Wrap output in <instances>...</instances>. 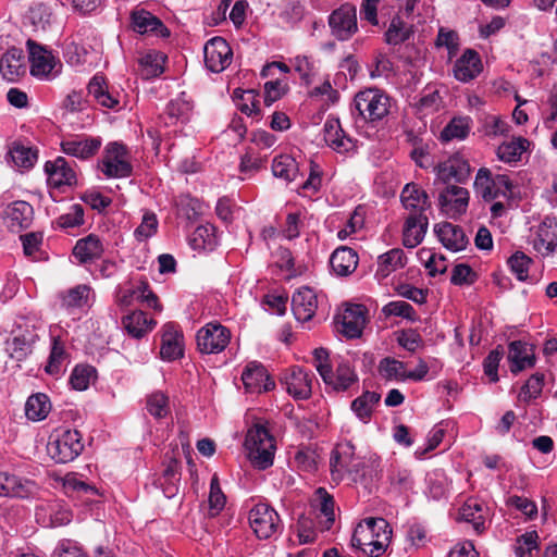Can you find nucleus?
<instances>
[{
  "label": "nucleus",
  "mask_w": 557,
  "mask_h": 557,
  "mask_svg": "<svg viewBox=\"0 0 557 557\" xmlns=\"http://www.w3.org/2000/svg\"><path fill=\"white\" fill-rule=\"evenodd\" d=\"M123 324L132 336L136 338L143 337L147 332L151 331L156 322L148 318L143 311H134L123 320Z\"/></svg>",
  "instance_id": "41"
},
{
  "label": "nucleus",
  "mask_w": 557,
  "mask_h": 557,
  "mask_svg": "<svg viewBox=\"0 0 557 557\" xmlns=\"http://www.w3.org/2000/svg\"><path fill=\"white\" fill-rule=\"evenodd\" d=\"M429 221L424 214H410L405 223L403 243L408 248L417 247L423 239Z\"/></svg>",
  "instance_id": "33"
},
{
  "label": "nucleus",
  "mask_w": 557,
  "mask_h": 557,
  "mask_svg": "<svg viewBox=\"0 0 557 557\" xmlns=\"http://www.w3.org/2000/svg\"><path fill=\"white\" fill-rule=\"evenodd\" d=\"M318 308L317 294L310 287L298 288L292 298V310L298 321L307 322L312 319Z\"/></svg>",
  "instance_id": "18"
},
{
  "label": "nucleus",
  "mask_w": 557,
  "mask_h": 557,
  "mask_svg": "<svg viewBox=\"0 0 557 557\" xmlns=\"http://www.w3.org/2000/svg\"><path fill=\"white\" fill-rule=\"evenodd\" d=\"M482 71V62L479 54L471 49L456 61L454 65V75L456 79L467 83L475 78Z\"/></svg>",
  "instance_id": "27"
},
{
  "label": "nucleus",
  "mask_w": 557,
  "mask_h": 557,
  "mask_svg": "<svg viewBox=\"0 0 557 557\" xmlns=\"http://www.w3.org/2000/svg\"><path fill=\"white\" fill-rule=\"evenodd\" d=\"M91 288L88 285H77L63 296V305L67 308H81L89 304Z\"/></svg>",
  "instance_id": "51"
},
{
  "label": "nucleus",
  "mask_w": 557,
  "mask_h": 557,
  "mask_svg": "<svg viewBox=\"0 0 557 557\" xmlns=\"http://www.w3.org/2000/svg\"><path fill=\"white\" fill-rule=\"evenodd\" d=\"M194 111V102L186 92H181L180 96L168 106V116L171 124L187 123Z\"/></svg>",
  "instance_id": "39"
},
{
  "label": "nucleus",
  "mask_w": 557,
  "mask_h": 557,
  "mask_svg": "<svg viewBox=\"0 0 557 557\" xmlns=\"http://www.w3.org/2000/svg\"><path fill=\"white\" fill-rule=\"evenodd\" d=\"M54 224L62 230L73 228L84 224L83 207L81 205H73L69 212L60 215L54 221Z\"/></svg>",
  "instance_id": "58"
},
{
  "label": "nucleus",
  "mask_w": 557,
  "mask_h": 557,
  "mask_svg": "<svg viewBox=\"0 0 557 557\" xmlns=\"http://www.w3.org/2000/svg\"><path fill=\"white\" fill-rule=\"evenodd\" d=\"M392 529L383 518H368L358 523L351 545L371 557L381 556L391 542Z\"/></svg>",
  "instance_id": "2"
},
{
  "label": "nucleus",
  "mask_w": 557,
  "mask_h": 557,
  "mask_svg": "<svg viewBox=\"0 0 557 557\" xmlns=\"http://www.w3.org/2000/svg\"><path fill=\"white\" fill-rule=\"evenodd\" d=\"M100 145L101 141L96 138H74L63 140L61 143V148L65 154L73 156L79 159H88L98 151Z\"/></svg>",
  "instance_id": "35"
},
{
  "label": "nucleus",
  "mask_w": 557,
  "mask_h": 557,
  "mask_svg": "<svg viewBox=\"0 0 557 557\" xmlns=\"http://www.w3.org/2000/svg\"><path fill=\"white\" fill-rule=\"evenodd\" d=\"M323 138L329 147L337 152H346L352 148L351 139L344 134L337 119H327L323 125Z\"/></svg>",
  "instance_id": "29"
},
{
  "label": "nucleus",
  "mask_w": 557,
  "mask_h": 557,
  "mask_svg": "<svg viewBox=\"0 0 557 557\" xmlns=\"http://www.w3.org/2000/svg\"><path fill=\"white\" fill-rule=\"evenodd\" d=\"M482 511V505L476 500L470 499L461 507L459 517L460 520L471 523L473 529L481 533L485 529Z\"/></svg>",
  "instance_id": "47"
},
{
  "label": "nucleus",
  "mask_w": 557,
  "mask_h": 557,
  "mask_svg": "<svg viewBox=\"0 0 557 557\" xmlns=\"http://www.w3.org/2000/svg\"><path fill=\"white\" fill-rule=\"evenodd\" d=\"M391 109L389 97L377 88L359 91L354 99L352 115L356 122L375 123L382 121Z\"/></svg>",
  "instance_id": "3"
},
{
  "label": "nucleus",
  "mask_w": 557,
  "mask_h": 557,
  "mask_svg": "<svg viewBox=\"0 0 557 557\" xmlns=\"http://www.w3.org/2000/svg\"><path fill=\"white\" fill-rule=\"evenodd\" d=\"M532 260L522 251H516L509 259L508 265L519 281L528 278L529 268Z\"/></svg>",
  "instance_id": "59"
},
{
  "label": "nucleus",
  "mask_w": 557,
  "mask_h": 557,
  "mask_svg": "<svg viewBox=\"0 0 557 557\" xmlns=\"http://www.w3.org/2000/svg\"><path fill=\"white\" fill-rule=\"evenodd\" d=\"M404 207L412 210V214H423L430 207L426 193L419 188L416 184H407L400 195Z\"/></svg>",
  "instance_id": "36"
},
{
  "label": "nucleus",
  "mask_w": 557,
  "mask_h": 557,
  "mask_svg": "<svg viewBox=\"0 0 557 557\" xmlns=\"http://www.w3.org/2000/svg\"><path fill=\"white\" fill-rule=\"evenodd\" d=\"M25 73L23 52L12 48L0 59V74L8 82H16Z\"/></svg>",
  "instance_id": "32"
},
{
  "label": "nucleus",
  "mask_w": 557,
  "mask_h": 557,
  "mask_svg": "<svg viewBox=\"0 0 557 557\" xmlns=\"http://www.w3.org/2000/svg\"><path fill=\"white\" fill-rule=\"evenodd\" d=\"M39 486L32 480L0 472V495L17 498L36 497Z\"/></svg>",
  "instance_id": "14"
},
{
  "label": "nucleus",
  "mask_w": 557,
  "mask_h": 557,
  "mask_svg": "<svg viewBox=\"0 0 557 557\" xmlns=\"http://www.w3.org/2000/svg\"><path fill=\"white\" fill-rule=\"evenodd\" d=\"M51 410V404L46 394L37 393L28 397L25 404V414L29 420H44Z\"/></svg>",
  "instance_id": "43"
},
{
  "label": "nucleus",
  "mask_w": 557,
  "mask_h": 557,
  "mask_svg": "<svg viewBox=\"0 0 557 557\" xmlns=\"http://www.w3.org/2000/svg\"><path fill=\"white\" fill-rule=\"evenodd\" d=\"M470 117H454L442 131L441 139L443 141L465 139L470 132Z\"/></svg>",
  "instance_id": "48"
},
{
  "label": "nucleus",
  "mask_w": 557,
  "mask_h": 557,
  "mask_svg": "<svg viewBox=\"0 0 557 557\" xmlns=\"http://www.w3.org/2000/svg\"><path fill=\"white\" fill-rule=\"evenodd\" d=\"M147 410L157 419L166 417L170 411L169 397L162 392H154L147 398Z\"/></svg>",
  "instance_id": "56"
},
{
  "label": "nucleus",
  "mask_w": 557,
  "mask_h": 557,
  "mask_svg": "<svg viewBox=\"0 0 557 557\" xmlns=\"http://www.w3.org/2000/svg\"><path fill=\"white\" fill-rule=\"evenodd\" d=\"M380 374L387 380H407V371L404 362L394 358H384L379 364Z\"/></svg>",
  "instance_id": "53"
},
{
  "label": "nucleus",
  "mask_w": 557,
  "mask_h": 557,
  "mask_svg": "<svg viewBox=\"0 0 557 557\" xmlns=\"http://www.w3.org/2000/svg\"><path fill=\"white\" fill-rule=\"evenodd\" d=\"M230 331L218 323H208L197 333V345L201 352L219 354L228 344Z\"/></svg>",
  "instance_id": "10"
},
{
  "label": "nucleus",
  "mask_w": 557,
  "mask_h": 557,
  "mask_svg": "<svg viewBox=\"0 0 557 557\" xmlns=\"http://www.w3.org/2000/svg\"><path fill=\"white\" fill-rule=\"evenodd\" d=\"M508 360L510 362V370L512 373H518L527 368H532L535 364V357L532 354V348L520 341L509 344Z\"/></svg>",
  "instance_id": "31"
},
{
  "label": "nucleus",
  "mask_w": 557,
  "mask_h": 557,
  "mask_svg": "<svg viewBox=\"0 0 557 557\" xmlns=\"http://www.w3.org/2000/svg\"><path fill=\"white\" fill-rule=\"evenodd\" d=\"M30 61V73L37 77L48 76L54 67L53 55L42 46L33 40L27 41Z\"/></svg>",
  "instance_id": "22"
},
{
  "label": "nucleus",
  "mask_w": 557,
  "mask_h": 557,
  "mask_svg": "<svg viewBox=\"0 0 557 557\" xmlns=\"http://www.w3.org/2000/svg\"><path fill=\"white\" fill-rule=\"evenodd\" d=\"M469 191L460 186L448 185L438 196V205L444 214L457 219L468 208Z\"/></svg>",
  "instance_id": "13"
},
{
  "label": "nucleus",
  "mask_w": 557,
  "mask_h": 557,
  "mask_svg": "<svg viewBox=\"0 0 557 557\" xmlns=\"http://www.w3.org/2000/svg\"><path fill=\"white\" fill-rule=\"evenodd\" d=\"M434 231L441 243L454 252L463 250L468 245L463 230L457 225L446 222L435 225Z\"/></svg>",
  "instance_id": "28"
},
{
  "label": "nucleus",
  "mask_w": 557,
  "mask_h": 557,
  "mask_svg": "<svg viewBox=\"0 0 557 557\" xmlns=\"http://www.w3.org/2000/svg\"><path fill=\"white\" fill-rule=\"evenodd\" d=\"M158 220L154 213L146 212L143 216L141 223L135 230L134 235L137 240L144 242L157 233Z\"/></svg>",
  "instance_id": "62"
},
{
  "label": "nucleus",
  "mask_w": 557,
  "mask_h": 557,
  "mask_svg": "<svg viewBox=\"0 0 557 557\" xmlns=\"http://www.w3.org/2000/svg\"><path fill=\"white\" fill-rule=\"evenodd\" d=\"M334 505L333 496L324 487L315 490L311 499V507L323 530H330L335 521Z\"/></svg>",
  "instance_id": "20"
},
{
  "label": "nucleus",
  "mask_w": 557,
  "mask_h": 557,
  "mask_svg": "<svg viewBox=\"0 0 557 557\" xmlns=\"http://www.w3.org/2000/svg\"><path fill=\"white\" fill-rule=\"evenodd\" d=\"M539 534L536 531H530L517 539L515 552L519 557H531L533 549L537 548Z\"/></svg>",
  "instance_id": "63"
},
{
  "label": "nucleus",
  "mask_w": 557,
  "mask_h": 557,
  "mask_svg": "<svg viewBox=\"0 0 557 557\" xmlns=\"http://www.w3.org/2000/svg\"><path fill=\"white\" fill-rule=\"evenodd\" d=\"M528 145L529 141L521 137L509 143H504L497 149V157L499 160L507 163L516 162L520 159Z\"/></svg>",
  "instance_id": "49"
},
{
  "label": "nucleus",
  "mask_w": 557,
  "mask_h": 557,
  "mask_svg": "<svg viewBox=\"0 0 557 557\" xmlns=\"http://www.w3.org/2000/svg\"><path fill=\"white\" fill-rule=\"evenodd\" d=\"M557 225L550 218H545L536 227L533 248L542 256H547L556 248Z\"/></svg>",
  "instance_id": "23"
},
{
  "label": "nucleus",
  "mask_w": 557,
  "mask_h": 557,
  "mask_svg": "<svg viewBox=\"0 0 557 557\" xmlns=\"http://www.w3.org/2000/svg\"><path fill=\"white\" fill-rule=\"evenodd\" d=\"M95 374L96 370L90 366H76L70 376V384L76 391H85L95 379Z\"/></svg>",
  "instance_id": "57"
},
{
  "label": "nucleus",
  "mask_w": 557,
  "mask_h": 557,
  "mask_svg": "<svg viewBox=\"0 0 557 557\" xmlns=\"http://www.w3.org/2000/svg\"><path fill=\"white\" fill-rule=\"evenodd\" d=\"M411 34V28L399 16L393 17L385 33V39L388 45H400L406 41Z\"/></svg>",
  "instance_id": "50"
},
{
  "label": "nucleus",
  "mask_w": 557,
  "mask_h": 557,
  "mask_svg": "<svg viewBox=\"0 0 557 557\" xmlns=\"http://www.w3.org/2000/svg\"><path fill=\"white\" fill-rule=\"evenodd\" d=\"M160 355L166 361L176 360L183 356V334L173 323L163 326Z\"/></svg>",
  "instance_id": "25"
},
{
  "label": "nucleus",
  "mask_w": 557,
  "mask_h": 557,
  "mask_svg": "<svg viewBox=\"0 0 557 557\" xmlns=\"http://www.w3.org/2000/svg\"><path fill=\"white\" fill-rule=\"evenodd\" d=\"M164 61L165 55L163 53L152 51L141 57L139 63L144 75L148 78L162 74Z\"/></svg>",
  "instance_id": "54"
},
{
  "label": "nucleus",
  "mask_w": 557,
  "mask_h": 557,
  "mask_svg": "<svg viewBox=\"0 0 557 557\" xmlns=\"http://www.w3.org/2000/svg\"><path fill=\"white\" fill-rule=\"evenodd\" d=\"M39 339V329L34 324L18 325L5 343V350L12 359L22 361L32 354Z\"/></svg>",
  "instance_id": "7"
},
{
  "label": "nucleus",
  "mask_w": 557,
  "mask_h": 557,
  "mask_svg": "<svg viewBox=\"0 0 557 557\" xmlns=\"http://www.w3.org/2000/svg\"><path fill=\"white\" fill-rule=\"evenodd\" d=\"M355 446L350 442L339 444L332 454V472L341 474L356 460Z\"/></svg>",
  "instance_id": "44"
},
{
  "label": "nucleus",
  "mask_w": 557,
  "mask_h": 557,
  "mask_svg": "<svg viewBox=\"0 0 557 557\" xmlns=\"http://www.w3.org/2000/svg\"><path fill=\"white\" fill-rule=\"evenodd\" d=\"M385 315L403 317L410 321L416 320V311L412 306L404 300L391 301L383 307Z\"/></svg>",
  "instance_id": "64"
},
{
  "label": "nucleus",
  "mask_w": 557,
  "mask_h": 557,
  "mask_svg": "<svg viewBox=\"0 0 557 557\" xmlns=\"http://www.w3.org/2000/svg\"><path fill=\"white\" fill-rule=\"evenodd\" d=\"M544 385V375L541 373L533 374L527 383L521 387L519 399L530 401L541 395Z\"/></svg>",
  "instance_id": "61"
},
{
  "label": "nucleus",
  "mask_w": 557,
  "mask_h": 557,
  "mask_svg": "<svg viewBox=\"0 0 557 557\" xmlns=\"http://www.w3.org/2000/svg\"><path fill=\"white\" fill-rule=\"evenodd\" d=\"M88 95L101 107L116 109L120 101L115 95L109 91L104 77L95 75L88 84Z\"/></svg>",
  "instance_id": "37"
},
{
  "label": "nucleus",
  "mask_w": 557,
  "mask_h": 557,
  "mask_svg": "<svg viewBox=\"0 0 557 557\" xmlns=\"http://www.w3.org/2000/svg\"><path fill=\"white\" fill-rule=\"evenodd\" d=\"M205 64L213 73L224 71L232 62L233 51L222 37H213L203 47Z\"/></svg>",
  "instance_id": "11"
},
{
  "label": "nucleus",
  "mask_w": 557,
  "mask_h": 557,
  "mask_svg": "<svg viewBox=\"0 0 557 557\" xmlns=\"http://www.w3.org/2000/svg\"><path fill=\"white\" fill-rule=\"evenodd\" d=\"M380 399L381 395L376 392H364L351 403V410L360 421L367 423Z\"/></svg>",
  "instance_id": "42"
},
{
  "label": "nucleus",
  "mask_w": 557,
  "mask_h": 557,
  "mask_svg": "<svg viewBox=\"0 0 557 557\" xmlns=\"http://www.w3.org/2000/svg\"><path fill=\"white\" fill-rule=\"evenodd\" d=\"M82 435L76 430L53 432L47 444L49 456L60 463L74 460L83 450Z\"/></svg>",
  "instance_id": "5"
},
{
  "label": "nucleus",
  "mask_w": 557,
  "mask_h": 557,
  "mask_svg": "<svg viewBox=\"0 0 557 557\" xmlns=\"http://www.w3.org/2000/svg\"><path fill=\"white\" fill-rule=\"evenodd\" d=\"M245 448L253 467L264 470L272 466L275 443L273 436L263 425L257 423L248 430Z\"/></svg>",
  "instance_id": "4"
},
{
  "label": "nucleus",
  "mask_w": 557,
  "mask_h": 557,
  "mask_svg": "<svg viewBox=\"0 0 557 557\" xmlns=\"http://www.w3.org/2000/svg\"><path fill=\"white\" fill-rule=\"evenodd\" d=\"M272 172L275 177L289 183L297 178L299 169L293 157L288 154H281L274 158L272 162Z\"/></svg>",
  "instance_id": "45"
},
{
  "label": "nucleus",
  "mask_w": 557,
  "mask_h": 557,
  "mask_svg": "<svg viewBox=\"0 0 557 557\" xmlns=\"http://www.w3.org/2000/svg\"><path fill=\"white\" fill-rule=\"evenodd\" d=\"M225 502L226 498L220 487L219 479L214 475L210 483L209 515L211 517L216 516L224 508Z\"/></svg>",
  "instance_id": "60"
},
{
  "label": "nucleus",
  "mask_w": 557,
  "mask_h": 557,
  "mask_svg": "<svg viewBox=\"0 0 557 557\" xmlns=\"http://www.w3.org/2000/svg\"><path fill=\"white\" fill-rule=\"evenodd\" d=\"M234 95L239 99L238 109L248 116L258 115L260 112L259 101L257 100L258 94L253 89L240 90L236 89Z\"/></svg>",
  "instance_id": "55"
},
{
  "label": "nucleus",
  "mask_w": 557,
  "mask_h": 557,
  "mask_svg": "<svg viewBox=\"0 0 557 557\" xmlns=\"http://www.w3.org/2000/svg\"><path fill=\"white\" fill-rule=\"evenodd\" d=\"M103 245L97 235L90 234L77 240L73 249L74 257L81 263L91 262L101 257Z\"/></svg>",
  "instance_id": "34"
},
{
  "label": "nucleus",
  "mask_w": 557,
  "mask_h": 557,
  "mask_svg": "<svg viewBox=\"0 0 557 557\" xmlns=\"http://www.w3.org/2000/svg\"><path fill=\"white\" fill-rule=\"evenodd\" d=\"M329 24L337 39H349L358 30L356 8L349 3L343 4L332 12Z\"/></svg>",
  "instance_id": "12"
},
{
  "label": "nucleus",
  "mask_w": 557,
  "mask_h": 557,
  "mask_svg": "<svg viewBox=\"0 0 557 557\" xmlns=\"http://www.w3.org/2000/svg\"><path fill=\"white\" fill-rule=\"evenodd\" d=\"M102 172L108 177H126L132 173L126 148L117 143H111L106 148L102 160Z\"/></svg>",
  "instance_id": "9"
},
{
  "label": "nucleus",
  "mask_w": 557,
  "mask_h": 557,
  "mask_svg": "<svg viewBox=\"0 0 557 557\" xmlns=\"http://www.w3.org/2000/svg\"><path fill=\"white\" fill-rule=\"evenodd\" d=\"M10 157L16 166L29 169L37 160V151L28 146L14 144L10 149Z\"/></svg>",
  "instance_id": "52"
},
{
  "label": "nucleus",
  "mask_w": 557,
  "mask_h": 557,
  "mask_svg": "<svg viewBox=\"0 0 557 557\" xmlns=\"http://www.w3.org/2000/svg\"><path fill=\"white\" fill-rule=\"evenodd\" d=\"M190 245L196 250L213 249L216 244L215 227L211 224L199 225L190 235Z\"/></svg>",
  "instance_id": "46"
},
{
  "label": "nucleus",
  "mask_w": 557,
  "mask_h": 557,
  "mask_svg": "<svg viewBox=\"0 0 557 557\" xmlns=\"http://www.w3.org/2000/svg\"><path fill=\"white\" fill-rule=\"evenodd\" d=\"M366 308L362 305H350L342 314V332L348 338H357L366 325Z\"/></svg>",
  "instance_id": "24"
},
{
  "label": "nucleus",
  "mask_w": 557,
  "mask_h": 557,
  "mask_svg": "<svg viewBox=\"0 0 557 557\" xmlns=\"http://www.w3.org/2000/svg\"><path fill=\"white\" fill-rule=\"evenodd\" d=\"M45 172L48 175V183L52 187L62 188L76 184V174L63 157H58L54 161H47Z\"/></svg>",
  "instance_id": "19"
},
{
  "label": "nucleus",
  "mask_w": 557,
  "mask_h": 557,
  "mask_svg": "<svg viewBox=\"0 0 557 557\" xmlns=\"http://www.w3.org/2000/svg\"><path fill=\"white\" fill-rule=\"evenodd\" d=\"M3 219L11 232L18 233L32 225L34 219L33 207L23 200L14 201L8 205Z\"/></svg>",
  "instance_id": "17"
},
{
  "label": "nucleus",
  "mask_w": 557,
  "mask_h": 557,
  "mask_svg": "<svg viewBox=\"0 0 557 557\" xmlns=\"http://www.w3.org/2000/svg\"><path fill=\"white\" fill-rule=\"evenodd\" d=\"M66 358L67 354L65 351L64 344L60 341L59 337H53L45 371L52 376L61 375L65 371Z\"/></svg>",
  "instance_id": "40"
},
{
  "label": "nucleus",
  "mask_w": 557,
  "mask_h": 557,
  "mask_svg": "<svg viewBox=\"0 0 557 557\" xmlns=\"http://www.w3.org/2000/svg\"><path fill=\"white\" fill-rule=\"evenodd\" d=\"M287 393L295 399H307L312 393L313 374L300 368L293 367L284 376Z\"/></svg>",
  "instance_id": "16"
},
{
  "label": "nucleus",
  "mask_w": 557,
  "mask_h": 557,
  "mask_svg": "<svg viewBox=\"0 0 557 557\" xmlns=\"http://www.w3.org/2000/svg\"><path fill=\"white\" fill-rule=\"evenodd\" d=\"M249 523L257 537L268 540L281 530L278 513L267 504H257L249 511Z\"/></svg>",
  "instance_id": "8"
},
{
  "label": "nucleus",
  "mask_w": 557,
  "mask_h": 557,
  "mask_svg": "<svg viewBox=\"0 0 557 557\" xmlns=\"http://www.w3.org/2000/svg\"><path fill=\"white\" fill-rule=\"evenodd\" d=\"M244 386L248 393L260 394L274 388L275 383L265 368L257 361L249 362L242 373Z\"/></svg>",
  "instance_id": "15"
},
{
  "label": "nucleus",
  "mask_w": 557,
  "mask_h": 557,
  "mask_svg": "<svg viewBox=\"0 0 557 557\" xmlns=\"http://www.w3.org/2000/svg\"><path fill=\"white\" fill-rule=\"evenodd\" d=\"M330 264L334 273L339 276H347L356 270L358 255L354 249L342 246L331 255Z\"/></svg>",
  "instance_id": "30"
},
{
  "label": "nucleus",
  "mask_w": 557,
  "mask_h": 557,
  "mask_svg": "<svg viewBox=\"0 0 557 557\" xmlns=\"http://www.w3.org/2000/svg\"><path fill=\"white\" fill-rule=\"evenodd\" d=\"M312 358L313 366L327 388L346 392L358 382V374L348 357H331L327 349L320 347L313 350Z\"/></svg>",
  "instance_id": "1"
},
{
  "label": "nucleus",
  "mask_w": 557,
  "mask_h": 557,
  "mask_svg": "<svg viewBox=\"0 0 557 557\" xmlns=\"http://www.w3.org/2000/svg\"><path fill=\"white\" fill-rule=\"evenodd\" d=\"M512 184L505 174L492 176L486 168H481L474 181V189L485 201H493L497 198H507L511 193Z\"/></svg>",
  "instance_id": "6"
},
{
  "label": "nucleus",
  "mask_w": 557,
  "mask_h": 557,
  "mask_svg": "<svg viewBox=\"0 0 557 557\" xmlns=\"http://www.w3.org/2000/svg\"><path fill=\"white\" fill-rule=\"evenodd\" d=\"M437 177L443 182L451 180L462 183L470 175V165L461 156L455 154L436 166Z\"/></svg>",
  "instance_id": "21"
},
{
  "label": "nucleus",
  "mask_w": 557,
  "mask_h": 557,
  "mask_svg": "<svg viewBox=\"0 0 557 557\" xmlns=\"http://www.w3.org/2000/svg\"><path fill=\"white\" fill-rule=\"evenodd\" d=\"M406 262L404 250L394 248L379 257L375 275L380 280L386 278L391 273L404 268Z\"/></svg>",
  "instance_id": "38"
},
{
  "label": "nucleus",
  "mask_w": 557,
  "mask_h": 557,
  "mask_svg": "<svg viewBox=\"0 0 557 557\" xmlns=\"http://www.w3.org/2000/svg\"><path fill=\"white\" fill-rule=\"evenodd\" d=\"M132 24L134 30L143 35L156 34L161 37H168L170 34L157 16L144 9H137L132 12Z\"/></svg>",
  "instance_id": "26"
}]
</instances>
